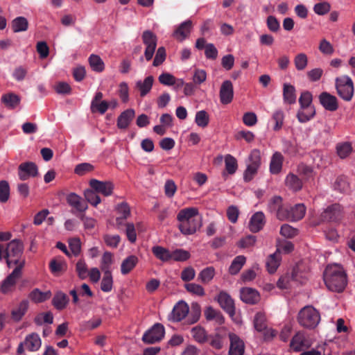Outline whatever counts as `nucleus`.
<instances>
[{"mask_svg": "<svg viewBox=\"0 0 355 355\" xmlns=\"http://www.w3.org/2000/svg\"><path fill=\"white\" fill-rule=\"evenodd\" d=\"M21 269L15 268L11 274L3 282L1 285V291L3 293H7L11 290L16 283V281L20 277Z\"/></svg>", "mask_w": 355, "mask_h": 355, "instance_id": "24", "label": "nucleus"}, {"mask_svg": "<svg viewBox=\"0 0 355 355\" xmlns=\"http://www.w3.org/2000/svg\"><path fill=\"white\" fill-rule=\"evenodd\" d=\"M113 287V279L111 272H104L101 281V288L103 292L108 293L112 291Z\"/></svg>", "mask_w": 355, "mask_h": 355, "instance_id": "53", "label": "nucleus"}, {"mask_svg": "<svg viewBox=\"0 0 355 355\" xmlns=\"http://www.w3.org/2000/svg\"><path fill=\"white\" fill-rule=\"evenodd\" d=\"M215 275V270L213 267H207L198 275V280L203 284L209 283Z\"/></svg>", "mask_w": 355, "mask_h": 355, "instance_id": "50", "label": "nucleus"}, {"mask_svg": "<svg viewBox=\"0 0 355 355\" xmlns=\"http://www.w3.org/2000/svg\"><path fill=\"white\" fill-rule=\"evenodd\" d=\"M227 332L225 329H220L215 334L209 337L210 345L216 349L223 348L226 342Z\"/></svg>", "mask_w": 355, "mask_h": 355, "instance_id": "23", "label": "nucleus"}, {"mask_svg": "<svg viewBox=\"0 0 355 355\" xmlns=\"http://www.w3.org/2000/svg\"><path fill=\"white\" fill-rule=\"evenodd\" d=\"M307 279V272L304 270L302 264L297 263L291 272L282 276L277 283V287L281 289H287L298 284H303Z\"/></svg>", "mask_w": 355, "mask_h": 355, "instance_id": "4", "label": "nucleus"}, {"mask_svg": "<svg viewBox=\"0 0 355 355\" xmlns=\"http://www.w3.org/2000/svg\"><path fill=\"white\" fill-rule=\"evenodd\" d=\"M286 186L293 191H298L302 189V181L301 180L299 177L293 173H289L285 178L284 180Z\"/></svg>", "mask_w": 355, "mask_h": 355, "instance_id": "29", "label": "nucleus"}, {"mask_svg": "<svg viewBox=\"0 0 355 355\" xmlns=\"http://www.w3.org/2000/svg\"><path fill=\"white\" fill-rule=\"evenodd\" d=\"M10 197L9 184L6 180L0 181V202H6Z\"/></svg>", "mask_w": 355, "mask_h": 355, "instance_id": "61", "label": "nucleus"}, {"mask_svg": "<svg viewBox=\"0 0 355 355\" xmlns=\"http://www.w3.org/2000/svg\"><path fill=\"white\" fill-rule=\"evenodd\" d=\"M342 212V207L339 204H334L324 211L322 217L329 220H337L340 218Z\"/></svg>", "mask_w": 355, "mask_h": 355, "instance_id": "26", "label": "nucleus"}, {"mask_svg": "<svg viewBox=\"0 0 355 355\" xmlns=\"http://www.w3.org/2000/svg\"><path fill=\"white\" fill-rule=\"evenodd\" d=\"M171 260L175 261H184L189 259L190 253L183 249H177L171 252Z\"/></svg>", "mask_w": 355, "mask_h": 355, "instance_id": "56", "label": "nucleus"}, {"mask_svg": "<svg viewBox=\"0 0 355 355\" xmlns=\"http://www.w3.org/2000/svg\"><path fill=\"white\" fill-rule=\"evenodd\" d=\"M51 296V291L42 292L39 289H34L29 295L30 299L35 303H41L49 299Z\"/></svg>", "mask_w": 355, "mask_h": 355, "instance_id": "42", "label": "nucleus"}, {"mask_svg": "<svg viewBox=\"0 0 355 355\" xmlns=\"http://www.w3.org/2000/svg\"><path fill=\"white\" fill-rule=\"evenodd\" d=\"M193 24L191 20L188 19L182 22L173 31V37L179 42L187 39L192 30Z\"/></svg>", "mask_w": 355, "mask_h": 355, "instance_id": "14", "label": "nucleus"}, {"mask_svg": "<svg viewBox=\"0 0 355 355\" xmlns=\"http://www.w3.org/2000/svg\"><path fill=\"white\" fill-rule=\"evenodd\" d=\"M90 187L98 193L104 196H110L114 189V184L110 181H100L96 179H92L89 181Z\"/></svg>", "mask_w": 355, "mask_h": 355, "instance_id": "12", "label": "nucleus"}, {"mask_svg": "<svg viewBox=\"0 0 355 355\" xmlns=\"http://www.w3.org/2000/svg\"><path fill=\"white\" fill-rule=\"evenodd\" d=\"M338 155L341 158H346L352 151V147L349 142L339 143L336 146Z\"/></svg>", "mask_w": 355, "mask_h": 355, "instance_id": "51", "label": "nucleus"}, {"mask_svg": "<svg viewBox=\"0 0 355 355\" xmlns=\"http://www.w3.org/2000/svg\"><path fill=\"white\" fill-rule=\"evenodd\" d=\"M334 188L340 192H346L349 189V183L344 176L338 177L334 184Z\"/></svg>", "mask_w": 355, "mask_h": 355, "instance_id": "63", "label": "nucleus"}, {"mask_svg": "<svg viewBox=\"0 0 355 355\" xmlns=\"http://www.w3.org/2000/svg\"><path fill=\"white\" fill-rule=\"evenodd\" d=\"M220 101L222 104L227 105L230 103L234 97L233 85L230 80L223 82L220 88Z\"/></svg>", "mask_w": 355, "mask_h": 355, "instance_id": "15", "label": "nucleus"}, {"mask_svg": "<svg viewBox=\"0 0 355 355\" xmlns=\"http://www.w3.org/2000/svg\"><path fill=\"white\" fill-rule=\"evenodd\" d=\"M135 114L133 109H128L123 111L117 119V127L119 129H125L128 127L130 121Z\"/></svg>", "mask_w": 355, "mask_h": 355, "instance_id": "30", "label": "nucleus"}, {"mask_svg": "<svg viewBox=\"0 0 355 355\" xmlns=\"http://www.w3.org/2000/svg\"><path fill=\"white\" fill-rule=\"evenodd\" d=\"M283 98L285 103L294 104L297 100L296 91L293 85L284 83L283 86Z\"/></svg>", "mask_w": 355, "mask_h": 355, "instance_id": "31", "label": "nucleus"}, {"mask_svg": "<svg viewBox=\"0 0 355 355\" xmlns=\"http://www.w3.org/2000/svg\"><path fill=\"white\" fill-rule=\"evenodd\" d=\"M318 49L322 54L327 55H331L334 52L333 45L326 39H322L320 40Z\"/></svg>", "mask_w": 355, "mask_h": 355, "instance_id": "64", "label": "nucleus"}, {"mask_svg": "<svg viewBox=\"0 0 355 355\" xmlns=\"http://www.w3.org/2000/svg\"><path fill=\"white\" fill-rule=\"evenodd\" d=\"M89 62L93 71L101 72L104 70V62L98 55L92 54L89 58Z\"/></svg>", "mask_w": 355, "mask_h": 355, "instance_id": "49", "label": "nucleus"}, {"mask_svg": "<svg viewBox=\"0 0 355 355\" xmlns=\"http://www.w3.org/2000/svg\"><path fill=\"white\" fill-rule=\"evenodd\" d=\"M204 314L207 320H215L218 324L224 322V318L220 311L214 309L212 306H208L205 309Z\"/></svg>", "mask_w": 355, "mask_h": 355, "instance_id": "38", "label": "nucleus"}, {"mask_svg": "<svg viewBox=\"0 0 355 355\" xmlns=\"http://www.w3.org/2000/svg\"><path fill=\"white\" fill-rule=\"evenodd\" d=\"M217 301L223 309L230 316L235 314L234 303L230 295L225 292H220L217 297Z\"/></svg>", "mask_w": 355, "mask_h": 355, "instance_id": "18", "label": "nucleus"}, {"mask_svg": "<svg viewBox=\"0 0 355 355\" xmlns=\"http://www.w3.org/2000/svg\"><path fill=\"white\" fill-rule=\"evenodd\" d=\"M69 298L67 295L62 292H58L52 300L53 305L58 310H62L68 304Z\"/></svg>", "mask_w": 355, "mask_h": 355, "instance_id": "40", "label": "nucleus"}, {"mask_svg": "<svg viewBox=\"0 0 355 355\" xmlns=\"http://www.w3.org/2000/svg\"><path fill=\"white\" fill-rule=\"evenodd\" d=\"M265 224V216L263 212L257 211L254 214L249 223L250 230L252 232L260 231Z\"/></svg>", "mask_w": 355, "mask_h": 355, "instance_id": "27", "label": "nucleus"}, {"mask_svg": "<svg viewBox=\"0 0 355 355\" xmlns=\"http://www.w3.org/2000/svg\"><path fill=\"white\" fill-rule=\"evenodd\" d=\"M294 64L298 71L304 70L308 64V58L304 53L297 54L294 58Z\"/></svg>", "mask_w": 355, "mask_h": 355, "instance_id": "57", "label": "nucleus"}, {"mask_svg": "<svg viewBox=\"0 0 355 355\" xmlns=\"http://www.w3.org/2000/svg\"><path fill=\"white\" fill-rule=\"evenodd\" d=\"M164 327L160 323H155L144 334L142 340L146 344H154L161 341L164 337Z\"/></svg>", "mask_w": 355, "mask_h": 355, "instance_id": "9", "label": "nucleus"}, {"mask_svg": "<svg viewBox=\"0 0 355 355\" xmlns=\"http://www.w3.org/2000/svg\"><path fill=\"white\" fill-rule=\"evenodd\" d=\"M186 290L193 295L198 296H204L205 295L203 287L195 283L186 284L184 286Z\"/></svg>", "mask_w": 355, "mask_h": 355, "instance_id": "62", "label": "nucleus"}, {"mask_svg": "<svg viewBox=\"0 0 355 355\" xmlns=\"http://www.w3.org/2000/svg\"><path fill=\"white\" fill-rule=\"evenodd\" d=\"M28 27V20L24 17H17L12 21V28L15 33L26 31Z\"/></svg>", "mask_w": 355, "mask_h": 355, "instance_id": "44", "label": "nucleus"}, {"mask_svg": "<svg viewBox=\"0 0 355 355\" xmlns=\"http://www.w3.org/2000/svg\"><path fill=\"white\" fill-rule=\"evenodd\" d=\"M253 324L255 330L258 332L266 329L267 327L266 315L262 312L257 313L254 317Z\"/></svg>", "mask_w": 355, "mask_h": 355, "instance_id": "46", "label": "nucleus"}, {"mask_svg": "<svg viewBox=\"0 0 355 355\" xmlns=\"http://www.w3.org/2000/svg\"><path fill=\"white\" fill-rule=\"evenodd\" d=\"M191 336L199 343H204L208 340V336L204 328L196 326L191 330Z\"/></svg>", "mask_w": 355, "mask_h": 355, "instance_id": "43", "label": "nucleus"}, {"mask_svg": "<svg viewBox=\"0 0 355 355\" xmlns=\"http://www.w3.org/2000/svg\"><path fill=\"white\" fill-rule=\"evenodd\" d=\"M306 207L304 204H297L290 209L286 207L284 212L278 213V219L280 220H289L291 221H297L301 220L305 215Z\"/></svg>", "mask_w": 355, "mask_h": 355, "instance_id": "8", "label": "nucleus"}, {"mask_svg": "<svg viewBox=\"0 0 355 355\" xmlns=\"http://www.w3.org/2000/svg\"><path fill=\"white\" fill-rule=\"evenodd\" d=\"M138 258L135 255H130L125 258L121 265V272L122 275L128 274L137 264Z\"/></svg>", "mask_w": 355, "mask_h": 355, "instance_id": "35", "label": "nucleus"}, {"mask_svg": "<svg viewBox=\"0 0 355 355\" xmlns=\"http://www.w3.org/2000/svg\"><path fill=\"white\" fill-rule=\"evenodd\" d=\"M67 202L70 207L79 212H85L87 208V204L76 193H70L67 196Z\"/></svg>", "mask_w": 355, "mask_h": 355, "instance_id": "19", "label": "nucleus"}, {"mask_svg": "<svg viewBox=\"0 0 355 355\" xmlns=\"http://www.w3.org/2000/svg\"><path fill=\"white\" fill-rule=\"evenodd\" d=\"M154 78L152 76H147L144 80H137L135 83L136 88L139 91L141 97L147 95L152 89Z\"/></svg>", "mask_w": 355, "mask_h": 355, "instance_id": "28", "label": "nucleus"}, {"mask_svg": "<svg viewBox=\"0 0 355 355\" xmlns=\"http://www.w3.org/2000/svg\"><path fill=\"white\" fill-rule=\"evenodd\" d=\"M112 264V254L110 252H105L102 257L101 268L103 272H111L110 266Z\"/></svg>", "mask_w": 355, "mask_h": 355, "instance_id": "59", "label": "nucleus"}, {"mask_svg": "<svg viewBox=\"0 0 355 355\" xmlns=\"http://www.w3.org/2000/svg\"><path fill=\"white\" fill-rule=\"evenodd\" d=\"M196 123L201 128L207 126L209 122V116L205 110H200L196 112L195 116Z\"/></svg>", "mask_w": 355, "mask_h": 355, "instance_id": "54", "label": "nucleus"}, {"mask_svg": "<svg viewBox=\"0 0 355 355\" xmlns=\"http://www.w3.org/2000/svg\"><path fill=\"white\" fill-rule=\"evenodd\" d=\"M261 165V153L257 149H254L251 151L247 168L244 173V179L246 181H250L252 179L254 175L257 173V171Z\"/></svg>", "mask_w": 355, "mask_h": 355, "instance_id": "7", "label": "nucleus"}, {"mask_svg": "<svg viewBox=\"0 0 355 355\" xmlns=\"http://www.w3.org/2000/svg\"><path fill=\"white\" fill-rule=\"evenodd\" d=\"M284 157L279 152L273 153L270 162V171L272 174H278L282 168Z\"/></svg>", "mask_w": 355, "mask_h": 355, "instance_id": "33", "label": "nucleus"}, {"mask_svg": "<svg viewBox=\"0 0 355 355\" xmlns=\"http://www.w3.org/2000/svg\"><path fill=\"white\" fill-rule=\"evenodd\" d=\"M49 268L54 275H59L62 271L66 270V263L61 259H53L51 261Z\"/></svg>", "mask_w": 355, "mask_h": 355, "instance_id": "48", "label": "nucleus"}, {"mask_svg": "<svg viewBox=\"0 0 355 355\" xmlns=\"http://www.w3.org/2000/svg\"><path fill=\"white\" fill-rule=\"evenodd\" d=\"M152 252L158 259L162 261L166 262L171 260V252L162 246L153 247Z\"/></svg>", "mask_w": 355, "mask_h": 355, "instance_id": "41", "label": "nucleus"}, {"mask_svg": "<svg viewBox=\"0 0 355 355\" xmlns=\"http://www.w3.org/2000/svg\"><path fill=\"white\" fill-rule=\"evenodd\" d=\"M230 347L229 355H243L245 345L243 341L235 334L230 333Z\"/></svg>", "mask_w": 355, "mask_h": 355, "instance_id": "17", "label": "nucleus"}, {"mask_svg": "<svg viewBox=\"0 0 355 355\" xmlns=\"http://www.w3.org/2000/svg\"><path fill=\"white\" fill-rule=\"evenodd\" d=\"M323 279L327 288L333 292H342L347 284L346 272L338 264L327 266L323 274Z\"/></svg>", "mask_w": 355, "mask_h": 355, "instance_id": "1", "label": "nucleus"}, {"mask_svg": "<svg viewBox=\"0 0 355 355\" xmlns=\"http://www.w3.org/2000/svg\"><path fill=\"white\" fill-rule=\"evenodd\" d=\"M281 259V255L276 252L268 257L266 261V268L269 273L272 274L276 272L280 265Z\"/></svg>", "mask_w": 355, "mask_h": 355, "instance_id": "36", "label": "nucleus"}, {"mask_svg": "<svg viewBox=\"0 0 355 355\" xmlns=\"http://www.w3.org/2000/svg\"><path fill=\"white\" fill-rule=\"evenodd\" d=\"M336 89L338 95L345 101H350L354 96V87L352 78L347 76H341L335 79Z\"/></svg>", "mask_w": 355, "mask_h": 355, "instance_id": "6", "label": "nucleus"}, {"mask_svg": "<svg viewBox=\"0 0 355 355\" xmlns=\"http://www.w3.org/2000/svg\"><path fill=\"white\" fill-rule=\"evenodd\" d=\"M1 101L7 107L13 109L19 104L20 98L17 94L9 93L3 95Z\"/></svg>", "mask_w": 355, "mask_h": 355, "instance_id": "47", "label": "nucleus"}, {"mask_svg": "<svg viewBox=\"0 0 355 355\" xmlns=\"http://www.w3.org/2000/svg\"><path fill=\"white\" fill-rule=\"evenodd\" d=\"M97 193H98L92 188L85 189L83 193L87 202L95 207L101 202V199Z\"/></svg>", "mask_w": 355, "mask_h": 355, "instance_id": "45", "label": "nucleus"}, {"mask_svg": "<svg viewBox=\"0 0 355 355\" xmlns=\"http://www.w3.org/2000/svg\"><path fill=\"white\" fill-rule=\"evenodd\" d=\"M18 175L21 180H26L30 178H34L38 174L37 165L31 162L21 163L19 166Z\"/></svg>", "mask_w": 355, "mask_h": 355, "instance_id": "13", "label": "nucleus"}, {"mask_svg": "<svg viewBox=\"0 0 355 355\" xmlns=\"http://www.w3.org/2000/svg\"><path fill=\"white\" fill-rule=\"evenodd\" d=\"M225 169L229 174H234L238 168L236 159L231 155L225 157Z\"/></svg>", "mask_w": 355, "mask_h": 355, "instance_id": "55", "label": "nucleus"}, {"mask_svg": "<svg viewBox=\"0 0 355 355\" xmlns=\"http://www.w3.org/2000/svg\"><path fill=\"white\" fill-rule=\"evenodd\" d=\"M297 321L304 328L314 329L320 321V314L313 306H305L299 311Z\"/></svg>", "mask_w": 355, "mask_h": 355, "instance_id": "5", "label": "nucleus"}, {"mask_svg": "<svg viewBox=\"0 0 355 355\" xmlns=\"http://www.w3.org/2000/svg\"><path fill=\"white\" fill-rule=\"evenodd\" d=\"M34 322L39 326L44 324H52L53 322V315L51 312L41 313L35 316Z\"/></svg>", "mask_w": 355, "mask_h": 355, "instance_id": "52", "label": "nucleus"}, {"mask_svg": "<svg viewBox=\"0 0 355 355\" xmlns=\"http://www.w3.org/2000/svg\"><path fill=\"white\" fill-rule=\"evenodd\" d=\"M268 209L271 213H275L278 218V213L279 211H285L286 207L283 206L282 198L280 196H276L272 197L269 201Z\"/></svg>", "mask_w": 355, "mask_h": 355, "instance_id": "34", "label": "nucleus"}, {"mask_svg": "<svg viewBox=\"0 0 355 355\" xmlns=\"http://www.w3.org/2000/svg\"><path fill=\"white\" fill-rule=\"evenodd\" d=\"M245 262L246 258L245 256L239 255L236 257L229 267V272L231 275H236L241 270Z\"/></svg>", "mask_w": 355, "mask_h": 355, "instance_id": "39", "label": "nucleus"}, {"mask_svg": "<svg viewBox=\"0 0 355 355\" xmlns=\"http://www.w3.org/2000/svg\"><path fill=\"white\" fill-rule=\"evenodd\" d=\"M311 345L310 341L302 332H297L291 341V347L296 352L302 350L304 347H308Z\"/></svg>", "mask_w": 355, "mask_h": 355, "instance_id": "22", "label": "nucleus"}, {"mask_svg": "<svg viewBox=\"0 0 355 355\" xmlns=\"http://www.w3.org/2000/svg\"><path fill=\"white\" fill-rule=\"evenodd\" d=\"M116 211L119 216L116 218V224L119 229L123 223V220L127 219L130 215V209L127 202H123L116 207Z\"/></svg>", "mask_w": 355, "mask_h": 355, "instance_id": "25", "label": "nucleus"}, {"mask_svg": "<svg viewBox=\"0 0 355 355\" xmlns=\"http://www.w3.org/2000/svg\"><path fill=\"white\" fill-rule=\"evenodd\" d=\"M144 44L146 45L144 55L146 60H150L153 56L157 46V37L150 31H145L142 35Z\"/></svg>", "mask_w": 355, "mask_h": 355, "instance_id": "11", "label": "nucleus"}, {"mask_svg": "<svg viewBox=\"0 0 355 355\" xmlns=\"http://www.w3.org/2000/svg\"><path fill=\"white\" fill-rule=\"evenodd\" d=\"M5 250V257L9 268L16 266L15 268L22 269L25 264V259L22 258L24 245L22 242L18 239H13L10 241Z\"/></svg>", "mask_w": 355, "mask_h": 355, "instance_id": "3", "label": "nucleus"}, {"mask_svg": "<svg viewBox=\"0 0 355 355\" xmlns=\"http://www.w3.org/2000/svg\"><path fill=\"white\" fill-rule=\"evenodd\" d=\"M42 345V340L40 336L36 333H32L27 335L24 341L21 343L17 349L18 354H21L24 349L30 352L37 351Z\"/></svg>", "mask_w": 355, "mask_h": 355, "instance_id": "10", "label": "nucleus"}, {"mask_svg": "<svg viewBox=\"0 0 355 355\" xmlns=\"http://www.w3.org/2000/svg\"><path fill=\"white\" fill-rule=\"evenodd\" d=\"M28 302L27 300H23L11 312L12 318L16 321H19L27 311Z\"/></svg>", "mask_w": 355, "mask_h": 355, "instance_id": "37", "label": "nucleus"}, {"mask_svg": "<svg viewBox=\"0 0 355 355\" xmlns=\"http://www.w3.org/2000/svg\"><path fill=\"white\" fill-rule=\"evenodd\" d=\"M180 231L185 235L193 234L201 227L198 218V210L196 207H187L181 209L178 215Z\"/></svg>", "mask_w": 355, "mask_h": 355, "instance_id": "2", "label": "nucleus"}, {"mask_svg": "<svg viewBox=\"0 0 355 355\" xmlns=\"http://www.w3.org/2000/svg\"><path fill=\"white\" fill-rule=\"evenodd\" d=\"M76 270L81 279H86L89 275L88 268L84 259L78 260L76 266Z\"/></svg>", "mask_w": 355, "mask_h": 355, "instance_id": "58", "label": "nucleus"}, {"mask_svg": "<svg viewBox=\"0 0 355 355\" xmlns=\"http://www.w3.org/2000/svg\"><path fill=\"white\" fill-rule=\"evenodd\" d=\"M315 115L314 107H300L297 113V118L300 123L309 121Z\"/></svg>", "mask_w": 355, "mask_h": 355, "instance_id": "32", "label": "nucleus"}, {"mask_svg": "<svg viewBox=\"0 0 355 355\" xmlns=\"http://www.w3.org/2000/svg\"><path fill=\"white\" fill-rule=\"evenodd\" d=\"M319 101L325 110L335 111L338 109V101L336 96L327 92H322L319 96Z\"/></svg>", "mask_w": 355, "mask_h": 355, "instance_id": "21", "label": "nucleus"}, {"mask_svg": "<svg viewBox=\"0 0 355 355\" xmlns=\"http://www.w3.org/2000/svg\"><path fill=\"white\" fill-rule=\"evenodd\" d=\"M189 305L184 301H180L173 307L170 319L173 322H180L189 313Z\"/></svg>", "mask_w": 355, "mask_h": 355, "instance_id": "16", "label": "nucleus"}, {"mask_svg": "<svg viewBox=\"0 0 355 355\" xmlns=\"http://www.w3.org/2000/svg\"><path fill=\"white\" fill-rule=\"evenodd\" d=\"M284 114L282 110H277L274 112L272 116V120L275 122V126L273 129L275 130H279L282 128L284 123Z\"/></svg>", "mask_w": 355, "mask_h": 355, "instance_id": "60", "label": "nucleus"}, {"mask_svg": "<svg viewBox=\"0 0 355 355\" xmlns=\"http://www.w3.org/2000/svg\"><path fill=\"white\" fill-rule=\"evenodd\" d=\"M241 300L250 304H257L260 300L259 293L254 288L245 287L240 291Z\"/></svg>", "mask_w": 355, "mask_h": 355, "instance_id": "20", "label": "nucleus"}]
</instances>
